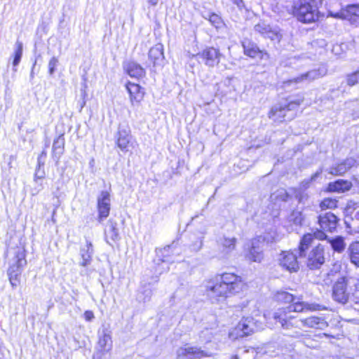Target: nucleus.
<instances>
[{"label":"nucleus","instance_id":"obj_43","mask_svg":"<svg viewBox=\"0 0 359 359\" xmlns=\"http://www.w3.org/2000/svg\"><path fill=\"white\" fill-rule=\"evenodd\" d=\"M322 169H319L314 174L311 175L309 179L304 180L300 183V186L299 188H302L306 191V189L310 187V184L312 182L315 181L322 173Z\"/></svg>","mask_w":359,"mask_h":359},{"label":"nucleus","instance_id":"obj_48","mask_svg":"<svg viewBox=\"0 0 359 359\" xmlns=\"http://www.w3.org/2000/svg\"><path fill=\"white\" fill-rule=\"evenodd\" d=\"M203 245V241L201 238H197L196 241L193 242L191 245H190L189 248L191 251L198 252L200 250Z\"/></svg>","mask_w":359,"mask_h":359},{"label":"nucleus","instance_id":"obj_31","mask_svg":"<svg viewBox=\"0 0 359 359\" xmlns=\"http://www.w3.org/2000/svg\"><path fill=\"white\" fill-rule=\"evenodd\" d=\"M350 291L348 303H350L355 309L359 310V282L353 278H352Z\"/></svg>","mask_w":359,"mask_h":359},{"label":"nucleus","instance_id":"obj_12","mask_svg":"<svg viewBox=\"0 0 359 359\" xmlns=\"http://www.w3.org/2000/svg\"><path fill=\"white\" fill-rule=\"evenodd\" d=\"M357 166V161L353 157H349L341 162L332 164L330 167L327 168L325 171L332 175L343 176L351 168Z\"/></svg>","mask_w":359,"mask_h":359},{"label":"nucleus","instance_id":"obj_59","mask_svg":"<svg viewBox=\"0 0 359 359\" xmlns=\"http://www.w3.org/2000/svg\"><path fill=\"white\" fill-rule=\"evenodd\" d=\"M208 332H209L208 330H203L201 333L200 337L201 338L202 337V334L205 335V334H208Z\"/></svg>","mask_w":359,"mask_h":359},{"label":"nucleus","instance_id":"obj_6","mask_svg":"<svg viewBox=\"0 0 359 359\" xmlns=\"http://www.w3.org/2000/svg\"><path fill=\"white\" fill-rule=\"evenodd\" d=\"M318 5L306 3L301 0L299 4L294 6V15L297 19L304 23L315 22L318 19Z\"/></svg>","mask_w":359,"mask_h":359},{"label":"nucleus","instance_id":"obj_13","mask_svg":"<svg viewBox=\"0 0 359 359\" xmlns=\"http://www.w3.org/2000/svg\"><path fill=\"white\" fill-rule=\"evenodd\" d=\"M115 138L118 147L123 152L128 151V147L132 139L131 130L128 123L118 125Z\"/></svg>","mask_w":359,"mask_h":359},{"label":"nucleus","instance_id":"obj_33","mask_svg":"<svg viewBox=\"0 0 359 359\" xmlns=\"http://www.w3.org/2000/svg\"><path fill=\"white\" fill-rule=\"evenodd\" d=\"M328 243L330 244L332 249L338 253H341L346 248L344 238L341 236H337L329 239Z\"/></svg>","mask_w":359,"mask_h":359},{"label":"nucleus","instance_id":"obj_51","mask_svg":"<svg viewBox=\"0 0 359 359\" xmlns=\"http://www.w3.org/2000/svg\"><path fill=\"white\" fill-rule=\"evenodd\" d=\"M84 318L86 321L90 322L94 319L95 316L93 311H86L84 313Z\"/></svg>","mask_w":359,"mask_h":359},{"label":"nucleus","instance_id":"obj_19","mask_svg":"<svg viewBox=\"0 0 359 359\" xmlns=\"http://www.w3.org/2000/svg\"><path fill=\"white\" fill-rule=\"evenodd\" d=\"M353 183L347 180L339 179L327 184V189L330 192L346 193L351 189Z\"/></svg>","mask_w":359,"mask_h":359},{"label":"nucleus","instance_id":"obj_37","mask_svg":"<svg viewBox=\"0 0 359 359\" xmlns=\"http://www.w3.org/2000/svg\"><path fill=\"white\" fill-rule=\"evenodd\" d=\"M276 301L283 303H291L294 302L296 299V297L286 291H277L274 295Z\"/></svg>","mask_w":359,"mask_h":359},{"label":"nucleus","instance_id":"obj_20","mask_svg":"<svg viewBox=\"0 0 359 359\" xmlns=\"http://www.w3.org/2000/svg\"><path fill=\"white\" fill-rule=\"evenodd\" d=\"M126 89L130 95V100L133 105L140 103L144 97V92L139 84L128 82Z\"/></svg>","mask_w":359,"mask_h":359},{"label":"nucleus","instance_id":"obj_23","mask_svg":"<svg viewBox=\"0 0 359 359\" xmlns=\"http://www.w3.org/2000/svg\"><path fill=\"white\" fill-rule=\"evenodd\" d=\"M65 137L64 135H60L54 140L52 147V158L58 163L62 155L65 151Z\"/></svg>","mask_w":359,"mask_h":359},{"label":"nucleus","instance_id":"obj_28","mask_svg":"<svg viewBox=\"0 0 359 359\" xmlns=\"http://www.w3.org/2000/svg\"><path fill=\"white\" fill-rule=\"evenodd\" d=\"M325 74L326 71L324 69H312L294 78L293 81L295 83H299L304 81H311L323 76Z\"/></svg>","mask_w":359,"mask_h":359},{"label":"nucleus","instance_id":"obj_34","mask_svg":"<svg viewBox=\"0 0 359 359\" xmlns=\"http://www.w3.org/2000/svg\"><path fill=\"white\" fill-rule=\"evenodd\" d=\"M304 221V216L302 210H293L288 216V222L296 226H302Z\"/></svg>","mask_w":359,"mask_h":359},{"label":"nucleus","instance_id":"obj_15","mask_svg":"<svg viewBox=\"0 0 359 359\" xmlns=\"http://www.w3.org/2000/svg\"><path fill=\"white\" fill-rule=\"evenodd\" d=\"M318 222L323 231L333 232L337 229L339 219L334 213L326 212L318 215Z\"/></svg>","mask_w":359,"mask_h":359},{"label":"nucleus","instance_id":"obj_45","mask_svg":"<svg viewBox=\"0 0 359 359\" xmlns=\"http://www.w3.org/2000/svg\"><path fill=\"white\" fill-rule=\"evenodd\" d=\"M174 248H175V245H174V243H172L171 245H168V246L165 247L163 250H161V255L163 257L161 261L163 262H173L172 260H170L169 259V256H170V250H172V253L174 254V252H173Z\"/></svg>","mask_w":359,"mask_h":359},{"label":"nucleus","instance_id":"obj_2","mask_svg":"<svg viewBox=\"0 0 359 359\" xmlns=\"http://www.w3.org/2000/svg\"><path fill=\"white\" fill-rule=\"evenodd\" d=\"M312 242V234H305L300 240L297 252L299 258L304 259V262L310 270H317L320 269L325 262V250L328 247L319 243L310 250Z\"/></svg>","mask_w":359,"mask_h":359},{"label":"nucleus","instance_id":"obj_44","mask_svg":"<svg viewBox=\"0 0 359 359\" xmlns=\"http://www.w3.org/2000/svg\"><path fill=\"white\" fill-rule=\"evenodd\" d=\"M359 83V67L358 69L346 76V83L349 86H353Z\"/></svg>","mask_w":359,"mask_h":359},{"label":"nucleus","instance_id":"obj_27","mask_svg":"<svg viewBox=\"0 0 359 359\" xmlns=\"http://www.w3.org/2000/svg\"><path fill=\"white\" fill-rule=\"evenodd\" d=\"M105 238L107 243L110 245H112V243L108 241V238H110L113 242L120 239L117 223L112 219H110L107 222V229L105 230Z\"/></svg>","mask_w":359,"mask_h":359},{"label":"nucleus","instance_id":"obj_1","mask_svg":"<svg viewBox=\"0 0 359 359\" xmlns=\"http://www.w3.org/2000/svg\"><path fill=\"white\" fill-rule=\"evenodd\" d=\"M241 278L234 273H224L207 282L205 292L212 302L223 301L242 290Z\"/></svg>","mask_w":359,"mask_h":359},{"label":"nucleus","instance_id":"obj_14","mask_svg":"<svg viewBox=\"0 0 359 359\" xmlns=\"http://www.w3.org/2000/svg\"><path fill=\"white\" fill-rule=\"evenodd\" d=\"M177 354L178 359H201L210 355L208 351L196 346L180 348Z\"/></svg>","mask_w":359,"mask_h":359},{"label":"nucleus","instance_id":"obj_4","mask_svg":"<svg viewBox=\"0 0 359 359\" xmlns=\"http://www.w3.org/2000/svg\"><path fill=\"white\" fill-rule=\"evenodd\" d=\"M276 323H279L281 328L285 330H290L293 328L301 327V319L287 306L278 309L273 315Z\"/></svg>","mask_w":359,"mask_h":359},{"label":"nucleus","instance_id":"obj_21","mask_svg":"<svg viewBox=\"0 0 359 359\" xmlns=\"http://www.w3.org/2000/svg\"><path fill=\"white\" fill-rule=\"evenodd\" d=\"M236 330L242 332V336H248L254 333L257 325L252 317L243 318L238 324Z\"/></svg>","mask_w":359,"mask_h":359},{"label":"nucleus","instance_id":"obj_58","mask_svg":"<svg viewBox=\"0 0 359 359\" xmlns=\"http://www.w3.org/2000/svg\"><path fill=\"white\" fill-rule=\"evenodd\" d=\"M36 64V60H35V61L33 64L32 68L31 77L34 76V69L35 68Z\"/></svg>","mask_w":359,"mask_h":359},{"label":"nucleus","instance_id":"obj_57","mask_svg":"<svg viewBox=\"0 0 359 359\" xmlns=\"http://www.w3.org/2000/svg\"><path fill=\"white\" fill-rule=\"evenodd\" d=\"M47 153L46 151L44 149L41 151V153L39 155V157H42L43 158H46Z\"/></svg>","mask_w":359,"mask_h":359},{"label":"nucleus","instance_id":"obj_47","mask_svg":"<svg viewBox=\"0 0 359 359\" xmlns=\"http://www.w3.org/2000/svg\"><path fill=\"white\" fill-rule=\"evenodd\" d=\"M58 60L55 57H53L48 62V73L53 75L55 72V68L57 66Z\"/></svg>","mask_w":359,"mask_h":359},{"label":"nucleus","instance_id":"obj_22","mask_svg":"<svg viewBox=\"0 0 359 359\" xmlns=\"http://www.w3.org/2000/svg\"><path fill=\"white\" fill-rule=\"evenodd\" d=\"M98 335V346L100 350L102 351H110L112 347L111 332L108 328L104 327L99 332Z\"/></svg>","mask_w":359,"mask_h":359},{"label":"nucleus","instance_id":"obj_56","mask_svg":"<svg viewBox=\"0 0 359 359\" xmlns=\"http://www.w3.org/2000/svg\"><path fill=\"white\" fill-rule=\"evenodd\" d=\"M353 219L359 221V209L353 212Z\"/></svg>","mask_w":359,"mask_h":359},{"label":"nucleus","instance_id":"obj_39","mask_svg":"<svg viewBox=\"0 0 359 359\" xmlns=\"http://www.w3.org/2000/svg\"><path fill=\"white\" fill-rule=\"evenodd\" d=\"M255 32L261 34L264 37L272 38L273 33L271 29V27L264 24L259 23L255 26Z\"/></svg>","mask_w":359,"mask_h":359},{"label":"nucleus","instance_id":"obj_18","mask_svg":"<svg viewBox=\"0 0 359 359\" xmlns=\"http://www.w3.org/2000/svg\"><path fill=\"white\" fill-rule=\"evenodd\" d=\"M245 257L251 262L258 263H260L263 260V248L259 241L256 239L252 241L245 252Z\"/></svg>","mask_w":359,"mask_h":359},{"label":"nucleus","instance_id":"obj_49","mask_svg":"<svg viewBox=\"0 0 359 359\" xmlns=\"http://www.w3.org/2000/svg\"><path fill=\"white\" fill-rule=\"evenodd\" d=\"M46 177L44 168H36L34 179L36 180H43Z\"/></svg>","mask_w":359,"mask_h":359},{"label":"nucleus","instance_id":"obj_38","mask_svg":"<svg viewBox=\"0 0 359 359\" xmlns=\"http://www.w3.org/2000/svg\"><path fill=\"white\" fill-rule=\"evenodd\" d=\"M22 51H23V44L21 41L18 40L15 44V51H14L13 60V67H16L20 62V60H21L22 56Z\"/></svg>","mask_w":359,"mask_h":359},{"label":"nucleus","instance_id":"obj_16","mask_svg":"<svg viewBox=\"0 0 359 359\" xmlns=\"http://www.w3.org/2000/svg\"><path fill=\"white\" fill-rule=\"evenodd\" d=\"M27 265L25 250L22 248H16L14 250V257L10 262L8 270H13L14 273H22L24 267Z\"/></svg>","mask_w":359,"mask_h":359},{"label":"nucleus","instance_id":"obj_29","mask_svg":"<svg viewBox=\"0 0 359 359\" xmlns=\"http://www.w3.org/2000/svg\"><path fill=\"white\" fill-rule=\"evenodd\" d=\"M94 253L93 247L90 241H86V245L81 248L80 255L82 258V262L80 264L82 266H87L90 264L92 262V257Z\"/></svg>","mask_w":359,"mask_h":359},{"label":"nucleus","instance_id":"obj_36","mask_svg":"<svg viewBox=\"0 0 359 359\" xmlns=\"http://www.w3.org/2000/svg\"><path fill=\"white\" fill-rule=\"evenodd\" d=\"M292 194L299 204L305 205L309 198V195L307 191L302 188L292 189Z\"/></svg>","mask_w":359,"mask_h":359},{"label":"nucleus","instance_id":"obj_25","mask_svg":"<svg viewBox=\"0 0 359 359\" xmlns=\"http://www.w3.org/2000/svg\"><path fill=\"white\" fill-rule=\"evenodd\" d=\"M236 241V238H229L224 236L217 240V243L219 248H222V251L224 256H226L235 250Z\"/></svg>","mask_w":359,"mask_h":359},{"label":"nucleus","instance_id":"obj_24","mask_svg":"<svg viewBox=\"0 0 359 359\" xmlns=\"http://www.w3.org/2000/svg\"><path fill=\"white\" fill-rule=\"evenodd\" d=\"M123 68L130 76L136 79L142 78L146 74L144 69L140 65L133 61L124 64Z\"/></svg>","mask_w":359,"mask_h":359},{"label":"nucleus","instance_id":"obj_17","mask_svg":"<svg viewBox=\"0 0 359 359\" xmlns=\"http://www.w3.org/2000/svg\"><path fill=\"white\" fill-rule=\"evenodd\" d=\"M335 16L348 20L351 24H359V4H349L335 14Z\"/></svg>","mask_w":359,"mask_h":359},{"label":"nucleus","instance_id":"obj_11","mask_svg":"<svg viewBox=\"0 0 359 359\" xmlns=\"http://www.w3.org/2000/svg\"><path fill=\"white\" fill-rule=\"evenodd\" d=\"M111 195L108 191H102L97 198V220L102 222L109 215L111 210Z\"/></svg>","mask_w":359,"mask_h":359},{"label":"nucleus","instance_id":"obj_5","mask_svg":"<svg viewBox=\"0 0 359 359\" xmlns=\"http://www.w3.org/2000/svg\"><path fill=\"white\" fill-rule=\"evenodd\" d=\"M351 283L352 278L339 277L332 287L333 299L341 304H348Z\"/></svg>","mask_w":359,"mask_h":359},{"label":"nucleus","instance_id":"obj_30","mask_svg":"<svg viewBox=\"0 0 359 359\" xmlns=\"http://www.w3.org/2000/svg\"><path fill=\"white\" fill-rule=\"evenodd\" d=\"M301 325L322 330L326 327L327 324L324 320V319L321 318L317 316H311L305 319H301Z\"/></svg>","mask_w":359,"mask_h":359},{"label":"nucleus","instance_id":"obj_9","mask_svg":"<svg viewBox=\"0 0 359 359\" xmlns=\"http://www.w3.org/2000/svg\"><path fill=\"white\" fill-rule=\"evenodd\" d=\"M221 56L219 50L214 47H207L195 55L199 62H203L210 67H213L219 64Z\"/></svg>","mask_w":359,"mask_h":359},{"label":"nucleus","instance_id":"obj_41","mask_svg":"<svg viewBox=\"0 0 359 359\" xmlns=\"http://www.w3.org/2000/svg\"><path fill=\"white\" fill-rule=\"evenodd\" d=\"M338 201L336 199L326 198H324L320 203V208L322 210L326 209H332L337 207Z\"/></svg>","mask_w":359,"mask_h":359},{"label":"nucleus","instance_id":"obj_10","mask_svg":"<svg viewBox=\"0 0 359 359\" xmlns=\"http://www.w3.org/2000/svg\"><path fill=\"white\" fill-rule=\"evenodd\" d=\"M297 249L294 252L284 251L280 255L279 265L290 273L297 272L299 269V264L297 260L299 255Z\"/></svg>","mask_w":359,"mask_h":359},{"label":"nucleus","instance_id":"obj_50","mask_svg":"<svg viewBox=\"0 0 359 359\" xmlns=\"http://www.w3.org/2000/svg\"><path fill=\"white\" fill-rule=\"evenodd\" d=\"M325 231L322 230H317L314 232L313 236V238L315 237L316 239L323 241L326 240L327 238V236L325 233Z\"/></svg>","mask_w":359,"mask_h":359},{"label":"nucleus","instance_id":"obj_32","mask_svg":"<svg viewBox=\"0 0 359 359\" xmlns=\"http://www.w3.org/2000/svg\"><path fill=\"white\" fill-rule=\"evenodd\" d=\"M347 253L351 262L359 267V241L352 242L348 247Z\"/></svg>","mask_w":359,"mask_h":359},{"label":"nucleus","instance_id":"obj_26","mask_svg":"<svg viewBox=\"0 0 359 359\" xmlns=\"http://www.w3.org/2000/svg\"><path fill=\"white\" fill-rule=\"evenodd\" d=\"M149 58L153 62L154 66L161 65L164 59L163 44L157 43L151 48L149 51Z\"/></svg>","mask_w":359,"mask_h":359},{"label":"nucleus","instance_id":"obj_8","mask_svg":"<svg viewBox=\"0 0 359 359\" xmlns=\"http://www.w3.org/2000/svg\"><path fill=\"white\" fill-rule=\"evenodd\" d=\"M241 44L245 55L259 61H268L269 60V54L266 50H261L257 43L250 39H244Z\"/></svg>","mask_w":359,"mask_h":359},{"label":"nucleus","instance_id":"obj_7","mask_svg":"<svg viewBox=\"0 0 359 359\" xmlns=\"http://www.w3.org/2000/svg\"><path fill=\"white\" fill-rule=\"evenodd\" d=\"M158 281V276L144 274L140 282V286L137 294V300L140 302H147L152 296V285Z\"/></svg>","mask_w":359,"mask_h":359},{"label":"nucleus","instance_id":"obj_42","mask_svg":"<svg viewBox=\"0 0 359 359\" xmlns=\"http://www.w3.org/2000/svg\"><path fill=\"white\" fill-rule=\"evenodd\" d=\"M205 19L208 20L212 25L215 27L216 28H219L221 27L222 24V20L220 16L217 14L212 13H208V16H203Z\"/></svg>","mask_w":359,"mask_h":359},{"label":"nucleus","instance_id":"obj_55","mask_svg":"<svg viewBox=\"0 0 359 359\" xmlns=\"http://www.w3.org/2000/svg\"><path fill=\"white\" fill-rule=\"evenodd\" d=\"M82 96H83V100L82 102H81V109L85 106L86 104V101H85V96H86V92L83 91L82 93Z\"/></svg>","mask_w":359,"mask_h":359},{"label":"nucleus","instance_id":"obj_53","mask_svg":"<svg viewBox=\"0 0 359 359\" xmlns=\"http://www.w3.org/2000/svg\"><path fill=\"white\" fill-rule=\"evenodd\" d=\"M231 1L236 4L240 9L244 7V3L243 0H231Z\"/></svg>","mask_w":359,"mask_h":359},{"label":"nucleus","instance_id":"obj_46","mask_svg":"<svg viewBox=\"0 0 359 359\" xmlns=\"http://www.w3.org/2000/svg\"><path fill=\"white\" fill-rule=\"evenodd\" d=\"M43 189V184L42 180H36L34 179V185L31 188L30 193L32 196L37 195Z\"/></svg>","mask_w":359,"mask_h":359},{"label":"nucleus","instance_id":"obj_54","mask_svg":"<svg viewBox=\"0 0 359 359\" xmlns=\"http://www.w3.org/2000/svg\"><path fill=\"white\" fill-rule=\"evenodd\" d=\"M159 0H147V4L151 6H157Z\"/></svg>","mask_w":359,"mask_h":359},{"label":"nucleus","instance_id":"obj_3","mask_svg":"<svg viewBox=\"0 0 359 359\" xmlns=\"http://www.w3.org/2000/svg\"><path fill=\"white\" fill-rule=\"evenodd\" d=\"M301 102L297 100H285L274 105L269 113V118L276 122H283L294 118L295 111Z\"/></svg>","mask_w":359,"mask_h":359},{"label":"nucleus","instance_id":"obj_35","mask_svg":"<svg viewBox=\"0 0 359 359\" xmlns=\"http://www.w3.org/2000/svg\"><path fill=\"white\" fill-rule=\"evenodd\" d=\"M300 298H297V301L287 306L293 313L296 315L297 313L303 312L305 309L311 310V306L309 304L300 302Z\"/></svg>","mask_w":359,"mask_h":359},{"label":"nucleus","instance_id":"obj_52","mask_svg":"<svg viewBox=\"0 0 359 359\" xmlns=\"http://www.w3.org/2000/svg\"><path fill=\"white\" fill-rule=\"evenodd\" d=\"M45 163H46L45 158L38 156L37 165L36 168H44Z\"/></svg>","mask_w":359,"mask_h":359},{"label":"nucleus","instance_id":"obj_40","mask_svg":"<svg viewBox=\"0 0 359 359\" xmlns=\"http://www.w3.org/2000/svg\"><path fill=\"white\" fill-rule=\"evenodd\" d=\"M7 275L12 287L15 288L20 283L21 273H14L13 270H7Z\"/></svg>","mask_w":359,"mask_h":359}]
</instances>
